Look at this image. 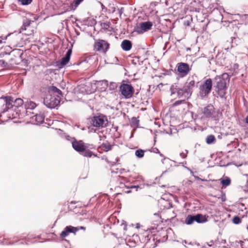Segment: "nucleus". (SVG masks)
<instances>
[{"mask_svg": "<svg viewBox=\"0 0 248 248\" xmlns=\"http://www.w3.org/2000/svg\"><path fill=\"white\" fill-rule=\"evenodd\" d=\"M215 79L216 92L220 97H223L226 93L227 84L230 81L229 75L227 73H223L220 76H216Z\"/></svg>", "mask_w": 248, "mask_h": 248, "instance_id": "obj_1", "label": "nucleus"}, {"mask_svg": "<svg viewBox=\"0 0 248 248\" xmlns=\"http://www.w3.org/2000/svg\"><path fill=\"white\" fill-rule=\"evenodd\" d=\"M213 87V82L211 78L206 79L199 87V95L202 98H207Z\"/></svg>", "mask_w": 248, "mask_h": 248, "instance_id": "obj_2", "label": "nucleus"}, {"mask_svg": "<svg viewBox=\"0 0 248 248\" xmlns=\"http://www.w3.org/2000/svg\"><path fill=\"white\" fill-rule=\"evenodd\" d=\"M90 122L92 126L98 128H105L108 125L107 117L104 115L93 116L91 119Z\"/></svg>", "mask_w": 248, "mask_h": 248, "instance_id": "obj_3", "label": "nucleus"}, {"mask_svg": "<svg viewBox=\"0 0 248 248\" xmlns=\"http://www.w3.org/2000/svg\"><path fill=\"white\" fill-rule=\"evenodd\" d=\"M208 216L198 214L195 216L188 215L186 217L185 222L187 225H191L194 221L198 223H203L208 221Z\"/></svg>", "mask_w": 248, "mask_h": 248, "instance_id": "obj_4", "label": "nucleus"}, {"mask_svg": "<svg viewBox=\"0 0 248 248\" xmlns=\"http://www.w3.org/2000/svg\"><path fill=\"white\" fill-rule=\"evenodd\" d=\"M12 101V97L11 96H3L0 97V112L2 113L11 111Z\"/></svg>", "mask_w": 248, "mask_h": 248, "instance_id": "obj_5", "label": "nucleus"}, {"mask_svg": "<svg viewBox=\"0 0 248 248\" xmlns=\"http://www.w3.org/2000/svg\"><path fill=\"white\" fill-rule=\"evenodd\" d=\"M134 89L131 84L122 83L120 86V92L125 99L131 98L134 93Z\"/></svg>", "mask_w": 248, "mask_h": 248, "instance_id": "obj_6", "label": "nucleus"}, {"mask_svg": "<svg viewBox=\"0 0 248 248\" xmlns=\"http://www.w3.org/2000/svg\"><path fill=\"white\" fill-rule=\"evenodd\" d=\"M109 46V44L107 41L102 39H98L94 42L93 49L95 51L106 53L108 50Z\"/></svg>", "mask_w": 248, "mask_h": 248, "instance_id": "obj_7", "label": "nucleus"}, {"mask_svg": "<svg viewBox=\"0 0 248 248\" xmlns=\"http://www.w3.org/2000/svg\"><path fill=\"white\" fill-rule=\"evenodd\" d=\"M153 26L152 22L147 21L142 22L140 24V26H137L135 29V31L139 34L142 33L145 31L150 30Z\"/></svg>", "mask_w": 248, "mask_h": 248, "instance_id": "obj_8", "label": "nucleus"}, {"mask_svg": "<svg viewBox=\"0 0 248 248\" xmlns=\"http://www.w3.org/2000/svg\"><path fill=\"white\" fill-rule=\"evenodd\" d=\"M191 68L185 62H179L177 64V71L182 76H186L191 71Z\"/></svg>", "mask_w": 248, "mask_h": 248, "instance_id": "obj_9", "label": "nucleus"}, {"mask_svg": "<svg viewBox=\"0 0 248 248\" xmlns=\"http://www.w3.org/2000/svg\"><path fill=\"white\" fill-rule=\"evenodd\" d=\"M202 112L204 117L212 118L215 112V108L212 105L209 104L202 109Z\"/></svg>", "mask_w": 248, "mask_h": 248, "instance_id": "obj_10", "label": "nucleus"}, {"mask_svg": "<svg viewBox=\"0 0 248 248\" xmlns=\"http://www.w3.org/2000/svg\"><path fill=\"white\" fill-rule=\"evenodd\" d=\"M77 229L72 226H66L64 230L60 234V237L64 239L65 237L69 235L70 233H73L76 234L77 232Z\"/></svg>", "mask_w": 248, "mask_h": 248, "instance_id": "obj_11", "label": "nucleus"}, {"mask_svg": "<svg viewBox=\"0 0 248 248\" xmlns=\"http://www.w3.org/2000/svg\"><path fill=\"white\" fill-rule=\"evenodd\" d=\"M72 146L73 148L79 153L83 152L87 148V146L84 143L81 141L75 140L72 142Z\"/></svg>", "mask_w": 248, "mask_h": 248, "instance_id": "obj_12", "label": "nucleus"}, {"mask_svg": "<svg viewBox=\"0 0 248 248\" xmlns=\"http://www.w3.org/2000/svg\"><path fill=\"white\" fill-rule=\"evenodd\" d=\"M187 81L184 86V90L187 94H191L192 93V90L195 86V81L193 78H188Z\"/></svg>", "mask_w": 248, "mask_h": 248, "instance_id": "obj_13", "label": "nucleus"}, {"mask_svg": "<svg viewBox=\"0 0 248 248\" xmlns=\"http://www.w3.org/2000/svg\"><path fill=\"white\" fill-rule=\"evenodd\" d=\"M44 103L48 108H54L58 105L56 98L52 97H50L49 100L48 97H46L44 99Z\"/></svg>", "mask_w": 248, "mask_h": 248, "instance_id": "obj_14", "label": "nucleus"}, {"mask_svg": "<svg viewBox=\"0 0 248 248\" xmlns=\"http://www.w3.org/2000/svg\"><path fill=\"white\" fill-rule=\"evenodd\" d=\"M12 107L11 108V111L13 110V108H19L20 107H22L23 104V100L20 98H16L14 99V98L12 97Z\"/></svg>", "mask_w": 248, "mask_h": 248, "instance_id": "obj_15", "label": "nucleus"}, {"mask_svg": "<svg viewBox=\"0 0 248 248\" xmlns=\"http://www.w3.org/2000/svg\"><path fill=\"white\" fill-rule=\"evenodd\" d=\"M72 51L71 49H69L67 51L65 56L63 57L61 60L60 63L61 66H63L69 62L72 54Z\"/></svg>", "mask_w": 248, "mask_h": 248, "instance_id": "obj_16", "label": "nucleus"}, {"mask_svg": "<svg viewBox=\"0 0 248 248\" xmlns=\"http://www.w3.org/2000/svg\"><path fill=\"white\" fill-rule=\"evenodd\" d=\"M24 106L27 113L29 109L32 110L34 109L37 107V104L35 102L29 100L25 102Z\"/></svg>", "mask_w": 248, "mask_h": 248, "instance_id": "obj_17", "label": "nucleus"}, {"mask_svg": "<svg viewBox=\"0 0 248 248\" xmlns=\"http://www.w3.org/2000/svg\"><path fill=\"white\" fill-rule=\"evenodd\" d=\"M121 47L124 50L128 51L132 47V43L129 40H124L122 42Z\"/></svg>", "mask_w": 248, "mask_h": 248, "instance_id": "obj_18", "label": "nucleus"}, {"mask_svg": "<svg viewBox=\"0 0 248 248\" xmlns=\"http://www.w3.org/2000/svg\"><path fill=\"white\" fill-rule=\"evenodd\" d=\"M113 145L110 144L108 142L106 141L103 143L99 147L101 150L104 152H108L112 149Z\"/></svg>", "mask_w": 248, "mask_h": 248, "instance_id": "obj_19", "label": "nucleus"}, {"mask_svg": "<svg viewBox=\"0 0 248 248\" xmlns=\"http://www.w3.org/2000/svg\"><path fill=\"white\" fill-rule=\"evenodd\" d=\"M32 119L35 121L37 124H41L44 121V116L42 115L36 114L32 117Z\"/></svg>", "mask_w": 248, "mask_h": 248, "instance_id": "obj_20", "label": "nucleus"}, {"mask_svg": "<svg viewBox=\"0 0 248 248\" xmlns=\"http://www.w3.org/2000/svg\"><path fill=\"white\" fill-rule=\"evenodd\" d=\"M101 28L106 31H111L112 28L110 27V23L109 22H102L100 24Z\"/></svg>", "mask_w": 248, "mask_h": 248, "instance_id": "obj_21", "label": "nucleus"}, {"mask_svg": "<svg viewBox=\"0 0 248 248\" xmlns=\"http://www.w3.org/2000/svg\"><path fill=\"white\" fill-rule=\"evenodd\" d=\"M216 141L215 137L213 135L208 136L206 139V142L207 144H210Z\"/></svg>", "mask_w": 248, "mask_h": 248, "instance_id": "obj_22", "label": "nucleus"}, {"mask_svg": "<svg viewBox=\"0 0 248 248\" xmlns=\"http://www.w3.org/2000/svg\"><path fill=\"white\" fill-rule=\"evenodd\" d=\"M145 151L139 149L136 151L135 155L139 158H141L144 156Z\"/></svg>", "mask_w": 248, "mask_h": 248, "instance_id": "obj_23", "label": "nucleus"}, {"mask_svg": "<svg viewBox=\"0 0 248 248\" xmlns=\"http://www.w3.org/2000/svg\"><path fill=\"white\" fill-rule=\"evenodd\" d=\"M32 21L31 20H29V19H26L24 22V24H23V25L22 27V29L23 30H27V29L30 27V25H31V23Z\"/></svg>", "mask_w": 248, "mask_h": 248, "instance_id": "obj_24", "label": "nucleus"}, {"mask_svg": "<svg viewBox=\"0 0 248 248\" xmlns=\"http://www.w3.org/2000/svg\"><path fill=\"white\" fill-rule=\"evenodd\" d=\"M221 183L223 187H226L230 185L231 180L229 178H227L225 179H221Z\"/></svg>", "mask_w": 248, "mask_h": 248, "instance_id": "obj_25", "label": "nucleus"}, {"mask_svg": "<svg viewBox=\"0 0 248 248\" xmlns=\"http://www.w3.org/2000/svg\"><path fill=\"white\" fill-rule=\"evenodd\" d=\"M83 155L84 156H86V157H91L93 155H94V156H96V155H94L92 152H91L90 150H86V149H85V150H84V152H83Z\"/></svg>", "mask_w": 248, "mask_h": 248, "instance_id": "obj_26", "label": "nucleus"}, {"mask_svg": "<svg viewBox=\"0 0 248 248\" xmlns=\"http://www.w3.org/2000/svg\"><path fill=\"white\" fill-rule=\"evenodd\" d=\"M80 0H74L72 4H71L72 8L73 10H75L78 5L81 3Z\"/></svg>", "mask_w": 248, "mask_h": 248, "instance_id": "obj_27", "label": "nucleus"}, {"mask_svg": "<svg viewBox=\"0 0 248 248\" xmlns=\"http://www.w3.org/2000/svg\"><path fill=\"white\" fill-rule=\"evenodd\" d=\"M241 221V218L238 216H235L232 219V222L235 224L240 223Z\"/></svg>", "mask_w": 248, "mask_h": 248, "instance_id": "obj_28", "label": "nucleus"}, {"mask_svg": "<svg viewBox=\"0 0 248 248\" xmlns=\"http://www.w3.org/2000/svg\"><path fill=\"white\" fill-rule=\"evenodd\" d=\"M177 93L178 95L179 96H182L185 93H186L185 92V91L184 90V87L182 89H178L177 90Z\"/></svg>", "mask_w": 248, "mask_h": 248, "instance_id": "obj_29", "label": "nucleus"}, {"mask_svg": "<svg viewBox=\"0 0 248 248\" xmlns=\"http://www.w3.org/2000/svg\"><path fill=\"white\" fill-rule=\"evenodd\" d=\"M19 2H21L22 5H28L30 4L32 0H18Z\"/></svg>", "mask_w": 248, "mask_h": 248, "instance_id": "obj_30", "label": "nucleus"}, {"mask_svg": "<svg viewBox=\"0 0 248 248\" xmlns=\"http://www.w3.org/2000/svg\"><path fill=\"white\" fill-rule=\"evenodd\" d=\"M75 228H77L78 230H77V232L78 231H79V230H83L84 231H85L86 230V228L85 227H83V226H80V227H75Z\"/></svg>", "mask_w": 248, "mask_h": 248, "instance_id": "obj_31", "label": "nucleus"}, {"mask_svg": "<svg viewBox=\"0 0 248 248\" xmlns=\"http://www.w3.org/2000/svg\"><path fill=\"white\" fill-rule=\"evenodd\" d=\"M183 101L182 100H179V101H177L176 102H174V103L173 104V105L174 106H176V105H180L182 103V102H183Z\"/></svg>", "mask_w": 248, "mask_h": 248, "instance_id": "obj_32", "label": "nucleus"}, {"mask_svg": "<svg viewBox=\"0 0 248 248\" xmlns=\"http://www.w3.org/2000/svg\"><path fill=\"white\" fill-rule=\"evenodd\" d=\"M2 243H3V244H4V245H9V244H11V243L8 242V241L5 239H3Z\"/></svg>", "mask_w": 248, "mask_h": 248, "instance_id": "obj_33", "label": "nucleus"}, {"mask_svg": "<svg viewBox=\"0 0 248 248\" xmlns=\"http://www.w3.org/2000/svg\"><path fill=\"white\" fill-rule=\"evenodd\" d=\"M180 155L183 158H185L186 157V154H185V153H182L180 154Z\"/></svg>", "mask_w": 248, "mask_h": 248, "instance_id": "obj_34", "label": "nucleus"}, {"mask_svg": "<svg viewBox=\"0 0 248 248\" xmlns=\"http://www.w3.org/2000/svg\"><path fill=\"white\" fill-rule=\"evenodd\" d=\"M245 188H246V190L248 191V181L247 182L246 185L245 186Z\"/></svg>", "mask_w": 248, "mask_h": 248, "instance_id": "obj_35", "label": "nucleus"}, {"mask_svg": "<svg viewBox=\"0 0 248 248\" xmlns=\"http://www.w3.org/2000/svg\"><path fill=\"white\" fill-rule=\"evenodd\" d=\"M246 122L247 124H248V116L246 118Z\"/></svg>", "mask_w": 248, "mask_h": 248, "instance_id": "obj_36", "label": "nucleus"}, {"mask_svg": "<svg viewBox=\"0 0 248 248\" xmlns=\"http://www.w3.org/2000/svg\"><path fill=\"white\" fill-rule=\"evenodd\" d=\"M196 178H197V179H198V180H201L202 181H204V180H203V179H202L200 178L199 177H196Z\"/></svg>", "mask_w": 248, "mask_h": 248, "instance_id": "obj_37", "label": "nucleus"}, {"mask_svg": "<svg viewBox=\"0 0 248 248\" xmlns=\"http://www.w3.org/2000/svg\"><path fill=\"white\" fill-rule=\"evenodd\" d=\"M58 90V92L59 93V92H61V91L60 90H58V89H57Z\"/></svg>", "mask_w": 248, "mask_h": 248, "instance_id": "obj_38", "label": "nucleus"}, {"mask_svg": "<svg viewBox=\"0 0 248 248\" xmlns=\"http://www.w3.org/2000/svg\"><path fill=\"white\" fill-rule=\"evenodd\" d=\"M2 43V40H0V43Z\"/></svg>", "mask_w": 248, "mask_h": 248, "instance_id": "obj_39", "label": "nucleus"}, {"mask_svg": "<svg viewBox=\"0 0 248 248\" xmlns=\"http://www.w3.org/2000/svg\"><path fill=\"white\" fill-rule=\"evenodd\" d=\"M31 33H28V35L31 34Z\"/></svg>", "mask_w": 248, "mask_h": 248, "instance_id": "obj_40", "label": "nucleus"}, {"mask_svg": "<svg viewBox=\"0 0 248 248\" xmlns=\"http://www.w3.org/2000/svg\"><path fill=\"white\" fill-rule=\"evenodd\" d=\"M31 33H28V35L31 34Z\"/></svg>", "mask_w": 248, "mask_h": 248, "instance_id": "obj_41", "label": "nucleus"}, {"mask_svg": "<svg viewBox=\"0 0 248 248\" xmlns=\"http://www.w3.org/2000/svg\"><path fill=\"white\" fill-rule=\"evenodd\" d=\"M81 2H82L83 0H80Z\"/></svg>", "mask_w": 248, "mask_h": 248, "instance_id": "obj_42", "label": "nucleus"}]
</instances>
